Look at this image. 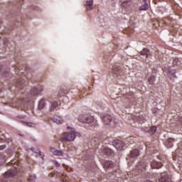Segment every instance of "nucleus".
<instances>
[{"label":"nucleus","mask_w":182,"mask_h":182,"mask_svg":"<svg viewBox=\"0 0 182 182\" xmlns=\"http://www.w3.org/2000/svg\"><path fill=\"white\" fill-rule=\"evenodd\" d=\"M129 5L130 4L129 2L122 0V6H124V8H127Z\"/></svg>","instance_id":"nucleus-23"},{"label":"nucleus","mask_w":182,"mask_h":182,"mask_svg":"<svg viewBox=\"0 0 182 182\" xmlns=\"http://www.w3.org/2000/svg\"><path fill=\"white\" fill-rule=\"evenodd\" d=\"M6 146L5 145H2L0 146V150H4V149H6Z\"/></svg>","instance_id":"nucleus-28"},{"label":"nucleus","mask_w":182,"mask_h":182,"mask_svg":"<svg viewBox=\"0 0 182 182\" xmlns=\"http://www.w3.org/2000/svg\"><path fill=\"white\" fill-rule=\"evenodd\" d=\"M78 120L81 123L90 124L93 122V117L87 114H81L78 117Z\"/></svg>","instance_id":"nucleus-3"},{"label":"nucleus","mask_w":182,"mask_h":182,"mask_svg":"<svg viewBox=\"0 0 182 182\" xmlns=\"http://www.w3.org/2000/svg\"><path fill=\"white\" fill-rule=\"evenodd\" d=\"M156 130H157V127H151V131L153 133H156Z\"/></svg>","instance_id":"nucleus-26"},{"label":"nucleus","mask_w":182,"mask_h":182,"mask_svg":"<svg viewBox=\"0 0 182 182\" xmlns=\"http://www.w3.org/2000/svg\"><path fill=\"white\" fill-rule=\"evenodd\" d=\"M143 2H144V4H147V0H143Z\"/></svg>","instance_id":"nucleus-29"},{"label":"nucleus","mask_w":182,"mask_h":182,"mask_svg":"<svg viewBox=\"0 0 182 182\" xmlns=\"http://www.w3.org/2000/svg\"><path fill=\"white\" fill-rule=\"evenodd\" d=\"M77 132L71 131L70 132H65L63 135V141H73L77 136Z\"/></svg>","instance_id":"nucleus-1"},{"label":"nucleus","mask_w":182,"mask_h":182,"mask_svg":"<svg viewBox=\"0 0 182 182\" xmlns=\"http://www.w3.org/2000/svg\"><path fill=\"white\" fill-rule=\"evenodd\" d=\"M45 107V100H41L38 103V109H42Z\"/></svg>","instance_id":"nucleus-20"},{"label":"nucleus","mask_w":182,"mask_h":182,"mask_svg":"<svg viewBox=\"0 0 182 182\" xmlns=\"http://www.w3.org/2000/svg\"><path fill=\"white\" fill-rule=\"evenodd\" d=\"M168 144H169V147H172L173 146V144H171L172 141H174V139L173 138H169L167 140Z\"/></svg>","instance_id":"nucleus-24"},{"label":"nucleus","mask_w":182,"mask_h":182,"mask_svg":"<svg viewBox=\"0 0 182 182\" xmlns=\"http://www.w3.org/2000/svg\"><path fill=\"white\" fill-rule=\"evenodd\" d=\"M172 64L173 65V66H180L181 65V62L180 61V59L174 58L173 60Z\"/></svg>","instance_id":"nucleus-16"},{"label":"nucleus","mask_w":182,"mask_h":182,"mask_svg":"<svg viewBox=\"0 0 182 182\" xmlns=\"http://www.w3.org/2000/svg\"><path fill=\"white\" fill-rule=\"evenodd\" d=\"M36 180V176L35 175H33V176H30L28 181L29 182H35Z\"/></svg>","instance_id":"nucleus-22"},{"label":"nucleus","mask_w":182,"mask_h":182,"mask_svg":"<svg viewBox=\"0 0 182 182\" xmlns=\"http://www.w3.org/2000/svg\"><path fill=\"white\" fill-rule=\"evenodd\" d=\"M149 9V4L147 3H144V5L139 7L140 11H147Z\"/></svg>","instance_id":"nucleus-18"},{"label":"nucleus","mask_w":182,"mask_h":182,"mask_svg":"<svg viewBox=\"0 0 182 182\" xmlns=\"http://www.w3.org/2000/svg\"><path fill=\"white\" fill-rule=\"evenodd\" d=\"M117 150H124V143L120 139H116L112 142Z\"/></svg>","instance_id":"nucleus-4"},{"label":"nucleus","mask_w":182,"mask_h":182,"mask_svg":"<svg viewBox=\"0 0 182 182\" xmlns=\"http://www.w3.org/2000/svg\"><path fill=\"white\" fill-rule=\"evenodd\" d=\"M58 107V102L55 101L51 104V107L50 108V112H53Z\"/></svg>","instance_id":"nucleus-17"},{"label":"nucleus","mask_w":182,"mask_h":182,"mask_svg":"<svg viewBox=\"0 0 182 182\" xmlns=\"http://www.w3.org/2000/svg\"><path fill=\"white\" fill-rule=\"evenodd\" d=\"M33 151H34V153H37V154L38 153L39 156H43L42 152H41V151L38 149H37V151H36V149H33Z\"/></svg>","instance_id":"nucleus-25"},{"label":"nucleus","mask_w":182,"mask_h":182,"mask_svg":"<svg viewBox=\"0 0 182 182\" xmlns=\"http://www.w3.org/2000/svg\"><path fill=\"white\" fill-rule=\"evenodd\" d=\"M51 120H53L54 123H57V124H62V123H63V119L58 115H54L51 118Z\"/></svg>","instance_id":"nucleus-8"},{"label":"nucleus","mask_w":182,"mask_h":182,"mask_svg":"<svg viewBox=\"0 0 182 182\" xmlns=\"http://www.w3.org/2000/svg\"><path fill=\"white\" fill-rule=\"evenodd\" d=\"M50 150L54 156H63L64 153L62 150L55 149L54 147H50Z\"/></svg>","instance_id":"nucleus-6"},{"label":"nucleus","mask_w":182,"mask_h":182,"mask_svg":"<svg viewBox=\"0 0 182 182\" xmlns=\"http://www.w3.org/2000/svg\"><path fill=\"white\" fill-rule=\"evenodd\" d=\"M154 80H156V77L151 76L149 79V82L150 85H154Z\"/></svg>","instance_id":"nucleus-21"},{"label":"nucleus","mask_w":182,"mask_h":182,"mask_svg":"<svg viewBox=\"0 0 182 182\" xmlns=\"http://www.w3.org/2000/svg\"><path fill=\"white\" fill-rule=\"evenodd\" d=\"M102 153L105 154V156H113V150L109 148H105L102 150Z\"/></svg>","instance_id":"nucleus-14"},{"label":"nucleus","mask_w":182,"mask_h":182,"mask_svg":"<svg viewBox=\"0 0 182 182\" xmlns=\"http://www.w3.org/2000/svg\"><path fill=\"white\" fill-rule=\"evenodd\" d=\"M173 77H176V75L174 74H173Z\"/></svg>","instance_id":"nucleus-30"},{"label":"nucleus","mask_w":182,"mask_h":182,"mask_svg":"<svg viewBox=\"0 0 182 182\" xmlns=\"http://www.w3.org/2000/svg\"><path fill=\"white\" fill-rule=\"evenodd\" d=\"M54 164L55 165L56 167H60V164L58 162V161H54Z\"/></svg>","instance_id":"nucleus-27"},{"label":"nucleus","mask_w":182,"mask_h":182,"mask_svg":"<svg viewBox=\"0 0 182 182\" xmlns=\"http://www.w3.org/2000/svg\"><path fill=\"white\" fill-rule=\"evenodd\" d=\"M43 90V89L42 87H39V88L34 87L31 90L30 93L32 96H36L37 95H39L41 92H42Z\"/></svg>","instance_id":"nucleus-7"},{"label":"nucleus","mask_w":182,"mask_h":182,"mask_svg":"<svg viewBox=\"0 0 182 182\" xmlns=\"http://www.w3.org/2000/svg\"><path fill=\"white\" fill-rule=\"evenodd\" d=\"M105 168H113L114 167V164L112 161H107L103 164Z\"/></svg>","instance_id":"nucleus-10"},{"label":"nucleus","mask_w":182,"mask_h":182,"mask_svg":"<svg viewBox=\"0 0 182 182\" xmlns=\"http://www.w3.org/2000/svg\"><path fill=\"white\" fill-rule=\"evenodd\" d=\"M130 154L131 157H139V156H140V151L139 149H134Z\"/></svg>","instance_id":"nucleus-15"},{"label":"nucleus","mask_w":182,"mask_h":182,"mask_svg":"<svg viewBox=\"0 0 182 182\" xmlns=\"http://www.w3.org/2000/svg\"><path fill=\"white\" fill-rule=\"evenodd\" d=\"M114 73L119 75L120 73V67L114 66L112 68Z\"/></svg>","instance_id":"nucleus-19"},{"label":"nucleus","mask_w":182,"mask_h":182,"mask_svg":"<svg viewBox=\"0 0 182 182\" xmlns=\"http://www.w3.org/2000/svg\"><path fill=\"white\" fill-rule=\"evenodd\" d=\"M170 178L167 176V173H161V178L159 179V182H169Z\"/></svg>","instance_id":"nucleus-11"},{"label":"nucleus","mask_w":182,"mask_h":182,"mask_svg":"<svg viewBox=\"0 0 182 182\" xmlns=\"http://www.w3.org/2000/svg\"><path fill=\"white\" fill-rule=\"evenodd\" d=\"M87 11H92L93 9V1L92 0L87 1L85 4Z\"/></svg>","instance_id":"nucleus-13"},{"label":"nucleus","mask_w":182,"mask_h":182,"mask_svg":"<svg viewBox=\"0 0 182 182\" xmlns=\"http://www.w3.org/2000/svg\"><path fill=\"white\" fill-rule=\"evenodd\" d=\"M151 168H161V167H163V164H161V162L154 161L151 163Z\"/></svg>","instance_id":"nucleus-9"},{"label":"nucleus","mask_w":182,"mask_h":182,"mask_svg":"<svg viewBox=\"0 0 182 182\" xmlns=\"http://www.w3.org/2000/svg\"><path fill=\"white\" fill-rule=\"evenodd\" d=\"M16 166H18V164H14L13 166L14 169H10V170L7 171L4 173V177H6L7 178H11L12 177H15V175L18 174V170L19 169V168L16 167Z\"/></svg>","instance_id":"nucleus-2"},{"label":"nucleus","mask_w":182,"mask_h":182,"mask_svg":"<svg viewBox=\"0 0 182 182\" xmlns=\"http://www.w3.org/2000/svg\"><path fill=\"white\" fill-rule=\"evenodd\" d=\"M102 120L104 123V124H110V123H112V120H113V119L112 118V115L110 114H105L102 117Z\"/></svg>","instance_id":"nucleus-5"},{"label":"nucleus","mask_w":182,"mask_h":182,"mask_svg":"<svg viewBox=\"0 0 182 182\" xmlns=\"http://www.w3.org/2000/svg\"><path fill=\"white\" fill-rule=\"evenodd\" d=\"M141 56H145V58L147 59L150 56V50L147 48H144L140 52Z\"/></svg>","instance_id":"nucleus-12"}]
</instances>
